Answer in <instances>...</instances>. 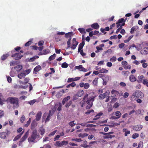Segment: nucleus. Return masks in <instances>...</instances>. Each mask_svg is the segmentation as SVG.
<instances>
[{"label":"nucleus","instance_id":"nucleus-6","mask_svg":"<svg viewBox=\"0 0 148 148\" xmlns=\"http://www.w3.org/2000/svg\"><path fill=\"white\" fill-rule=\"evenodd\" d=\"M68 144V142L64 140L62 142L57 141L55 143V145L58 147H62L64 145H66Z\"/></svg>","mask_w":148,"mask_h":148},{"label":"nucleus","instance_id":"nucleus-45","mask_svg":"<svg viewBox=\"0 0 148 148\" xmlns=\"http://www.w3.org/2000/svg\"><path fill=\"white\" fill-rule=\"evenodd\" d=\"M139 136V134H138L136 133L133 134L132 136V138L133 139H136Z\"/></svg>","mask_w":148,"mask_h":148},{"label":"nucleus","instance_id":"nucleus-53","mask_svg":"<svg viewBox=\"0 0 148 148\" xmlns=\"http://www.w3.org/2000/svg\"><path fill=\"white\" fill-rule=\"evenodd\" d=\"M40 148H51V147L50 145L48 144H47L44 145L43 147H40Z\"/></svg>","mask_w":148,"mask_h":148},{"label":"nucleus","instance_id":"nucleus-34","mask_svg":"<svg viewBox=\"0 0 148 148\" xmlns=\"http://www.w3.org/2000/svg\"><path fill=\"white\" fill-rule=\"evenodd\" d=\"M115 137L114 135H106L104 136H103V138L104 139L107 138H112Z\"/></svg>","mask_w":148,"mask_h":148},{"label":"nucleus","instance_id":"nucleus-35","mask_svg":"<svg viewBox=\"0 0 148 148\" xmlns=\"http://www.w3.org/2000/svg\"><path fill=\"white\" fill-rule=\"evenodd\" d=\"M78 30L82 34H85L86 33L85 29L84 28H79L78 29Z\"/></svg>","mask_w":148,"mask_h":148},{"label":"nucleus","instance_id":"nucleus-18","mask_svg":"<svg viewBox=\"0 0 148 148\" xmlns=\"http://www.w3.org/2000/svg\"><path fill=\"white\" fill-rule=\"evenodd\" d=\"M91 26L92 28L96 29H98L99 27V25L97 23L92 24Z\"/></svg>","mask_w":148,"mask_h":148},{"label":"nucleus","instance_id":"nucleus-26","mask_svg":"<svg viewBox=\"0 0 148 148\" xmlns=\"http://www.w3.org/2000/svg\"><path fill=\"white\" fill-rule=\"evenodd\" d=\"M135 94H136V93H135V92H134L132 96L130 97V100L132 101H135L136 100V99L137 98V97H136V95Z\"/></svg>","mask_w":148,"mask_h":148},{"label":"nucleus","instance_id":"nucleus-64","mask_svg":"<svg viewBox=\"0 0 148 148\" xmlns=\"http://www.w3.org/2000/svg\"><path fill=\"white\" fill-rule=\"evenodd\" d=\"M16 65V63L15 61H12L10 62V66H15Z\"/></svg>","mask_w":148,"mask_h":148},{"label":"nucleus","instance_id":"nucleus-47","mask_svg":"<svg viewBox=\"0 0 148 148\" xmlns=\"http://www.w3.org/2000/svg\"><path fill=\"white\" fill-rule=\"evenodd\" d=\"M75 121H71L69 123V124L70 126H71V127H73L75 126L76 124L74 123Z\"/></svg>","mask_w":148,"mask_h":148},{"label":"nucleus","instance_id":"nucleus-2","mask_svg":"<svg viewBox=\"0 0 148 148\" xmlns=\"http://www.w3.org/2000/svg\"><path fill=\"white\" fill-rule=\"evenodd\" d=\"M37 131L34 130L32 132L31 136L29 137L28 138V140L29 142H34L36 138H38L39 137V135L37 134Z\"/></svg>","mask_w":148,"mask_h":148},{"label":"nucleus","instance_id":"nucleus-44","mask_svg":"<svg viewBox=\"0 0 148 148\" xmlns=\"http://www.w3.org/2000/svg\"><path fill=\"white\" fill-rule=\"evenodd\" d=\"M57 130H55L52 132L50 133L49 135L48 136L49 137H51L52 136H54L57 132Z\"/></svg>","mask_w":148,"mask_h":148},{"label":"nucleus","instance_id":"nucleus-31","mask_svg":"<svg viewBox=\"0 0 148 148\" xmlns=\"http://www.w3.org/2000/svg\"><path fill=\"white\" fill-rule=\"evenodd\" d=\"M64 92V90H62V91L58 92L56 95V96L57 98H60L62 95V93Z\"/></svg>","mask_w":148,"mask_h":148},{"label":"nucleus","instance_id":"nucleus-49","mask_svg":"<svg viewBox=\"0 0 148 148\" xmlns=\"http://www.w3.org/2000/svg\"><path fill=\"white\" fill-rule=\"evenodd\" d=\"M72 104V101H70L68 103H66L65 105L66 108H68Z\"/></svg>","mask_w":148,"mask_h":148},{"label":"nucleus","instance_id":"nucleus-7","mask_svg":"<svg viewBox=\"0 0 148 148\" xmlns=\"http://www.w3.org/2000/svg\"><path fill=\"white\" fill-rule=\"evenodd\" d=\"M10 133V131L6 130L5 132L0 133V137L2 138L5 139L8 136Z\"/></svg>","mask_w":148,"mask_h":148},{"label":"nucleus","instance_id":"nucleus-20","mask_svg":"<svg viewBox=\"0 0 148 148\" xmlns=\"http://www.w3.org/2000/svg\"><path fill=\"white\" fill-rule=\"evenodd\" d=\"M84 91L82 90H79L77 92L76 94V95L77 97H81L84 94Z\"/></svg>","mask_w":148,"mask_h":148},{"label":"nucleus","instance_id":"nucleus-1","mask_svg":"<svg viewBox=\"0 0 148 148\" xmlns=\"http://www.w3.org/2000/svg\"><path fill=\"white\" fill-rule=\"evenodd\" d=\"M6 101L13 105L12 108L14 109L18 108L19 107V100L18 98L15 97H8Z\"/></svg>","mask_w":148,"mask_h":148},{"label":"nucleus","instance_id":"nucleus-37","mask_svg":"<svg viewBox=\"0 0 148 148\" xmlns=\"http://www.w3.org/2000/svg\"><path fill=\"white\" fill-rule=\"evenodd\" d=\"M122 74L125 75V76L127 77L130 74V73L128 71H123L122 72Z\"/></svg>","mask_w":148,"mask_h":148},{"label":"nucleus","instance_id":"nucleus-39","mask_svg":"<svg viewBox=\"0 0 148 148\" xmlns=\"http://www.w3.org/2000/svg\"><path fill=\"white\" fill-rule=\"evenodd\" d=\"M98 78H96L92 82L93 85L94 86H97L98 83Z\"/></svg>","mask_w":148,"mask_h":148},{"label":"nucleus","instance_id":"nucleus-21","mask_svg":"<svg viewBox=\"0 0 148 148\" xmlns=\"http://www.w3.org/2000/svg\"><path fill=\"white\" fill-rule=\"evenodd\" d=\"M24 131H23L22 132V133H21L20 134H18L14 138V139L13 140V141H16L17 140H18L19 138H20L21 137L22 134L24 133Z\"/></svg>","mask_w":148,"mask_h":148},{"label":"nucleus","instance_id":"nucleus-13","mask_svg":"<svg viewBox=\"0 0 148 148\" xmlns=\"http://www.w3.org/2000/svg\"><path fill=\"white\" fill-rule=\"evenodd\" d=\"M73 43L72 44V45L71 47V48L73 49H75L76 48L77 45L78 44V43L76 40V39L75 38H73Z\"/></svg>","mask_w":148,"mask_h":148},{"label":"nucleus","instance_id":"nucleus-38","mask_svg":"<svg viewBox=\"0 0 148 148\" xmlns=\"http://www.w3.org/2000/svg\"><path fill=\"white\" fill-rule=\"evenodd\" d=\"M56 56V55L55 53L53 54V55L50 56L49 58V61H51L52 60L54 59Z\"/></svg>","mask_w":148,"mask_h":148},{"label":"nucleus","instance_id":"nucleus-29","mask_svg":"<svg viewBox=\"0 0 148 148\" xmlns=\"http://www.w3.org/2000/svg\"><path fill=\"white\" fill-rule=\"evenodd\" d=\"M14 69H16V71H18L22 69V66L21 65H18L15 66Z\"/></svg>","mask_w":148,"mask_h":148},{"label":"nucleus","instance_id":"nucleus-15","mask_svg":"<svg viewBox=\"0 0 148 148\" xmlns=\"http://www.w3.org/2000/svg\"><path fill=\"white\" fill-rule=\"evenodd\" d=\"M74 34V33H73V32H71L67 33L65 34V36L66 38H69V39H71L72 36Z\"/></svg>","mask_w":148,"mask_h":148},{"label":"nucleus","instance_id":"nucleus-57","mask_svg":"<svg viewBox=\"0 0 148 148\" xmlns=\"http://www.w3.org/2000/svg\"><path fill=\"white\" fill-rule=\"evenodd\" d=\"M50 139L47 136H46L43 139V142H45L46 141H48L50 140Z\"/></svg>","mask_w":148,"mask_h":148},{"label":"nucleus","instance_id":"nucleus-58","mask_svg":"<svg viewBox=\"0 0 148 148\" xmlns=\"http://www.w3.org/2000/svg\"><path fill=\"white\" fill-rule=\"evenodd\" d=\"M31 122V118H29L28 121L27 122L26 124H25V127H27L29 125Z\"/></svg>","mask_w":148,"mask_h":148},{"label":"nucleus","instance_id":"nucleus-28","mask_svg":"<svg viewBox=\"0 0 148 148\" xmlns=\"http://www.w3.org/2000/svg\"><path fill=\"white\" fill-rule=\"evenodd\" d=\"M142 52L144 54H146L148 53V47H145L141 50Z\"/></svg>","mask_w":148,"mask_h":148},{"label":"nucleus","instance_id":"nucleus-22","mask_svg":"<svg viewBox=\"0 0 148 148\" xmlns=\"http://www.w3.org/2000/svg\"><path fill=\"white\" fill-rule=\"evenodd\" d=\"M71 97L70 96H68L66 97H65L62 101V103L63 105L65 104L66 102L67 101L70 99Z\"/></svg>","mask_w":148,"mask_h":148},{"label":"nucleus","instance_id":"nucleus-27","mask_svg":"<svg viewBox=\"0 0 148 148\" xmlns=\"http://www.w3.org/2000/svg\"><path fill=\"white\" fill-rule=\"evenodd\" d=\"M123 131L125 132V136H127L128 134H130V131L128 130L126 128L123 129Z\"/></svg>","mask_w":148,"mask_h":148},{"label":"nucleus","instance_id":"nucleus-63","mask_svg":"<svg viewBox=\"0 0 148 148\" xmlns=\"http://www.w3.org/2000/svg\"><path fill=\"white\" fill-rule=\"evenodd\" d=\"M4 115V113L3 111L2 110H0V118L3 117Z\"/></svg>","mask_w":148,"mask_h":148},{"label":"nucleus","instance_id":"nucleus-51","mask_svg":"<svg viewBox=\"0 0 148 148\" xmlns=\"http://www.w3.org/2000/svg\"><path fill=\"white\" fill-rule=\"evenodd\" d=\"M133 36V35H132V36H129L127 40H124V42L125 43H127V42H128L131 39V38H132Z\"/></svg>","mask_w":148,"mask_h":148},{"label":"nucleus","instance_id":"nucleus-41","mask_svg":"<svg viewBox=\"0 0 148 148\" xmlns=\"http://www.w3.org/2000/svg\"><path fill=\"white\" fill-rule=\"evenodd\" d=\"M71 140L73 141H75L77 142H81L82 141V140L81 138H73Z\"/></svg>","mask_w":148,"mask_h":148},{"label":"nucleus","instance_id":"nucleus-17","mask_svg":"<svg viewBox=\"0 0 148 148\" xmlns=\"http://www.w3.org/2000/svg\"><path fill=\"white\" fill-rule=\"evenodd\" d=\"M41 69V66L40 65H38L34 69L33 73H34L36 74Z\"/></svg>","mask_w":148,"mask_h":148},{"label":"nucleus","instance_id":"nucleus-23","mask_svg":"<svg viewBox=\"0 0 148 148\" xmlns=\"http://www.w3.org/2000/svg\"><path fill=\"white\" fill-rule=\"evenodd\" d=\"M26 76V74L23 72H21L20 74L18 75V77L20 79L24 78Z\"/></svg>","mask_w":148,"mask_h":148},{"label":"nucleus","instance_id":"nucleus-32","mask_svg":"<svg viewBox=\"0 0 148 148\" xmlns=\"http://www.w3.org/2000/svg\"><path fill=\"white\" fill-rule=\"evenodd\" d=\"M138 28V27L137 26H134L131 29L130 33L131 34L134 33L135 31H136Z\"/></svg>","mask_w":148,"mask_h":148},{"label":"nucleus","instance_id":"nucleus-55","mask_svg":"<svg viewBox=\"0 0 148 148\" xmlns=\"http://www.w3.org/2000/svg\"><path fill=\"white\" fill-rule=\"evenodd\" d=\"M32 43V41H29L28 42H27L25 45V47L29 46Z\"/></svg>","mask_w":148,"mask_h":148},{"label":"nucleus","instance_id":"nucleus-19","mask_svg":"<svg viewBox=\"0 0 148 148\" xmlns=\"http://www.w3.org/2000/svg\"><path fill=\"white\" fill-rule=\"evenodd\" d=\"M129 79L131 82H134L136 80V78L133 75H131L129 77Z\"/></svg>","mask_w":148,"mask_h":148},{"label":"nucleus","instance_id":"nucleus-62","mask_svg":"<svg viewBox=\"0 0 148 148\" xmlns=\"http://www.w3.org/2000/svg\"><path fill=\"white\" fill-rule=\"evenodd\" d=\"M74 79L73 78H69L68 79L67 82H69L72 81H75V79Z\"/></svg>","mask_w":148,"mask_h":148},{"label":"nucleus","instance_id":"nucleus-43","mask_svg":"<svg viewBox=\"0 0 148 148\" xmlns=\"http://www.w3.org/2000/svg\"><path fill=\"white\" fill-rule=\"evenodd\" d=\"M36 101L35 99H34L28 102V103L30 105H33Z\"/></svg>","mask_w":148,"mask_h":148},{"label":"nucleus","instance_id":"nucleus-4","mask_svg":"<svg viewBox=\"0 0 148 148\" xmlns=\"http://www.w3.org/2000/svg\"><path fill=\"white\" fill-rule=\"evenodd\" d=\"M29 134V131L28 130L20 140L18 144L19 146H23V143L24 141L28 137Z\"/></svg>","mask_w":148,"mask_h":148},{"label":"nucleus","instance_id":"nucleus-61","mask_svg":"<svg viewBox=\"0 0 148 148\" xmlns=\"http://www.w3.org/2000/svg\"><path fill=\"white\" fill-rule=\"evenodd\" d=\"M116 60V58L115 56H113L110 59V61L112 62H114Z\"/></svg>","mask_w":148,"mask_h":148},{"label":"nucleus","instance_id":"nucleus-30","mask_svg":"<svg viewBox=\"0 0 148 148\" xmlns=\"http://www.w3.org/2000/svg\"><path fill=\"white\" fill-rule=\"evenodd\" d=\"M45 130L43 127H40L39 130V132L42 135L45 134Z\"/></svg>","mask_w":148,"mask_h":148},{"label":"nucleus","instance_id":"nucleus-60","mask_svg":"<svg viewBox=\"0 0 148 148\" xmlns=\"http://www.w3.org/2000/svg\"><path fill=\"white\" fill-rule=\"evenodd\" d=\"M119 106V103L118 102H116L114 104L113 106V107L114 108H116L118 107Z\"/></svg>","mask_w":148,"mask_h":148},{"label":"nucleus","instance_id":"nucleus-5","mask_svg":"<svg viewBox=\"0 0 148 148\" xmlns=\"http://www.w3.org/2000/svg\"><path fill=\"white\" fill-rule=\"evenodd\" d=\"M110 94V92L108 90L106 91L105 93L101 94L99 96V98L100 99H103L107 97V96H109Z\"/></svg>","mask_w":148,"mask_h":148},{"label":"nucleus","instance_id":"nucleus-12","mask_svg":"<svg viewBox=\"0 0 148 148\" xmlns=\"http://www.w3.org/2000/svg\"><path fill=\"white\" fill-rule=\"evenodd\" d=\"M137 98H142L144 97V94L139 90H136L135 92Z\"/></svg>","mask_w":148,"mask_h":148},{"label":"nucleus","instance_id":"nucleus-8","mask_svg":"<svg viewBox=\"0 0 148 148\" xmlns=\"http://www.w3.org/2000/svg\"><path fill=\"white\" fill-rule=\"evenodd\" d=\"M114 115L116 116H112L110 119H119L121 115V113L119 111H117L115 112Z\"/></svg>","mask_w":148,"mask_h":148},{"label":"nucleus","instance_id":"nucleus-25","mask_svg":"<svg viewBox=\"0 0 148 148\" xmlns=\"http://www.w3.org/2000/svg\"><path fill=\"white\" fill-rule=\"evenodd\" d=\"M9 56V55L8 53L4 54L1 57V59L2 61L5 60Z\"/></svg>","mask_w":148,"mask_h":148},{"label":"nucleus","instance_id":"nucleus-42","mask_svg":"<svg viewBox=\"0 0 148 148\" xmlns=\"http://www.w3.org/2000/svg\"><path fill=\"white\" fill-rule=\"evenodd\" d=\"M143 147V142L142 141H140L138 143V145L137 148H142Z\"/></svg>","mask_w":148,"mask_h":148},{"label":"nucleus","instance_id":"nucleus-50","mask_svg":"<svg viewBox=\"0 0 148 148\" xmlns=\"http://www.w3.org/2000/svg\"><path fill=\"white\" fill-rule=\"evenodd\" d=\"M94 112V111L93 110H88L86 112L85 114H89L90 113L93 112Z\"/></svg>","mask_w":148,"mask_h":148},{"label":"nucleus","instance_id":"nucleus-59","mask_svg":"<svg viewBox=\"0 0 148 148\" xmlns=\"http://www.w3.org/2000/svg\"><path fill=\"white\" fill-rule=\"evenodd\" d=\"M82 66V65H79L78 66H76L75 67V69H78L79 71Z\"/></svg>","mask_w":148,"mask_h":148},{"label":"nucleus","instance_id":"nucleus-16","mask_svg":"<svg viewBox=\"0 0 148 148\" xmlns=\"http://www.w3.org/2000/svg\"><path fill=\"white\" fill-rule=\"evenodd\" d=\"M42 112L41 111L38 112L36 116V120L37 121L40 120L41 117Z\"/></svg>","mask_w":148,"mask_h":148},{"label":"nucleus","instance_id":"nucleus-3","mask_svg":"<svg viewBox=\"0 0 148 148\" xmlns=\"http://www.w3.org/2000/svg\"><path fill=\"white\" fill-rule=\"evenodd\" d=\"M94 97L88 98L87 99L86 103L87 105L86 107V109H90L92 107L93 105V102L94 101Z\"/></svg>","mask_w":148,"mask_h":148},{"label":"nucleus","instance_id":"nucleus-54","mask_svg":"<svg viewBox=\"0 0 148 148\" xmlns=\"http://www.w3.org/2000/svg\"><path fill=\"white\" fill-rule=\"evenodd\" d=\"M90 87V84L88 83H86L85 84L84 86V88L85 89H88Z\"/></svg>","mask_w":148,"mask_h":148},{"label":"nucleus","instance_id":"nucleus-46","mask_svg":"<svg viewBox=\"0 0 148 148\" xmlns=\"http://www.w3.org/2000/svg\"><path fill=\"white\" fill-rule=\"evenodd\" d=\"M31 71V70L30 69H26L25 71H23L24 73H25V74H26V75H27L30 73V72Z\"/></svg>","mask_w":148,"mask_h":148},{"label":"nucleus","instance_id":"nucleus-14","mask_svg":"<svg viewBox=\"0 0 148 148\" xmlns=\"http://www.w3.org/2000/svg\"><path fill=\"white\" fill-rule=\"evenodd\" d=\"M143 127V126L141 125H136L133 127V129L135 131H139L141 130Z\"/></svg>","mask_w":148,"mask_h":148},{"label":"nucleus","instance_id":"nucleus-24","mask_svg":"<svg viewBox=\"0 0 148 148\" xmlns=\"http://www.w3.org/2000/svg\"><path fill=\"white\" fill-rule=\"evenodd\" d=\"M87 141L85 140L83 142V144H81L80 145V146L84 148H86L89 147V145H87Z\"/></svg>","mask_w":148,"mask_h":148},{"label":"nucleus","instance_id":"nucleus-11","mask_svg":"<svg viewBox=\"0 0 148 148\" xmlns=\"http://www.w3.org/2000/svg\"><path fill=\"white\" fill-rule=\"evenodd\" d=\"M82 43H80L79 45L78 52H79L81 50H82L85 44L84 35L82 36Z\"/></svg>","mask_w":148,"mask_h":148},{"label":"nucleus","instance_id":"nucleus-52","mask_svg":"<svg viewBox=\"0 0 148 148\" xmlns=\"http://www.w3.org/2000/svg\"><path fill=\"white\" fill-rule=\"evenodd\" d=\"M143 83L144 85H146L148 87V80L147 79H144Z\"/></svg>","mask_w":148,"mask_h":148},{"label":"nucleus","instance_id":"nucleus-48","mask_svg":"<svg viewBox=\"0 0 148 148\" xmlns=\"http://www.w3.org/2000/svg\"><path fill=\"white\" fill-rule=\"evenodd\" d=\"M25 117L24 115H23L20 119V121L22 123H23L25 120Z\"/></svg>","mask_w":148,"mask_h":148},{"label":"nucleus","instance_id":"nucleus-9","mask_svg":"<svg viewBox=\"0 0 148 148\" xmlns=\"http://www.w3.org/2000/svg\"><path fill=\"white\" fill-rule=\"evenodd\" d=\"M111 93L112 95L111 97H115L116 96L120 97L121 95V94L119 91L116 90L114 89H112L111 91Z\"/></svg>","mask_w":148,"mask_h":148},{"label":"nucleus","instance_id":"nucleus-33","mask_svg":"<svg viewBox=\"0 0 148 148\" xmlns=\"http://www.w3.org/2000/svg\"><path fill=\"white\" fill-rule=\"evenodd\" d=\"M108 72V70L103 68L99 70V73H106Z\"/></svg>","mask_w":148,"mask_h":148},{"label":"nucleus","instance_id":"nucleus-36","mask_svg":"<svg viewBox=\"0 0 148 148\" xmlns=\"http://www.w3.org/2000/svg\"><path fill=\"white\" fill-rule=\"evenodd\" d=\"M88 134L87 133H85L83 134L80 133L78 135V136L79 137H81L82 138H83L85 137H86V136H88Z\"/></svg>","mask_w":148,"mask_h":148},{"label":"nucleus","instance_id":"nucleus-40","mask_svg":"<svg viewBox=\"0 0 148 148\" xmlns=\"http://www.w3.org/2000/svg\"><path fill=\"white\" fill-rule=\"evenodd\" d=\"M68 66V64L66 62H64L62 64V67L63 68H67Z\"/></svg>","mask_w":148,"mask_h":148},{"label":"nucleus","instance_id":"nucleus-10","mask_svg":"<svg viewBox=\"0 0 148 148\" xmlns=\"http://www.w3.org/2000/svg\"><path fill=\"white\" fill-rule=\"evenodd\" d=\"M11 56L12 57H14V59L16 60H19L23 56L21 55L20 53H17L12 55Z\"/></svg>","mask_w":148,"mask_h":148},{"label":"nucleus","instance_id":"nucleus-56","mask_svg":"<svg viewBox=\"0 0 148 148\" xmlns=\"http://www.w3.org/2000/svg\"><path fill=\"white\" fill-rule=\"evenodd\" d=\"M62 107V103H59V106L57 108L58 110V111H60L61 110Z\"/></svg>","mask_w":148,"mask_h":148}]
</instances>
